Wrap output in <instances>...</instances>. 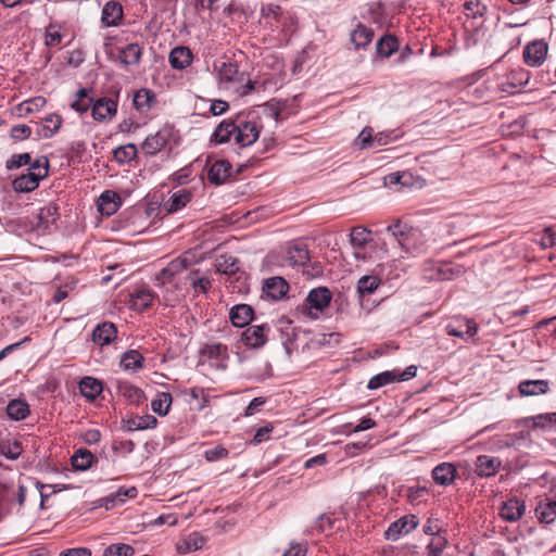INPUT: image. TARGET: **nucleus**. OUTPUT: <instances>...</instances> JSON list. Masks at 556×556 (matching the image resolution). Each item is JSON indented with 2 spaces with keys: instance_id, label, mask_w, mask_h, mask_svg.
<instances>
[{
  "instance_id": "obj_41",
  "label": "nucleus",
  "mask_w": 556,
  "mask_h": 556,
  "mask_svg": "<svg viewBox=\"0 0 556 556\" xmlns=\"http://www.w3.org/2000/svg\"><path fill=\"white\" fill-rule=\"evenodd\" d=\"M142 49L137 43H129L119 51V60L126 65L137 64L141 58Z\"/></svg>"
},
{
  "instance_id": "obj_37",
  "label": "nucleus",
  "mask_w": 556,
  "mask_h": 556,
  "mask_svg": "<svg viewBox=\"0 0 556 556\" xmlns=\"http://www.w3.org/2000/svg\"><path fill=\"white\" fill-rule=\"evenodd\" d=\"M42 127L38 130V136L51 138L61 127L62 118L58 114H49L42 118Z\"/></svg>"
},
{
  "instance_id": "obj_55",
  "label": "nucleus",
  "mask_w": 556,
  "mask_h": 556,
  "mask_svg": "<svg viewBox=\"0 0 556 556\" xmlns=\"http://www.w3.org/2000/svg\"><path fill=\"white\" fill-rule=\"evenodd\" d=\"M135 549L128 544H112L104 551L103 556H132Z\"/></svg>"
},
{
  "instance_id": "obj_61",
  "label": "nucleus",
  "mask_w": 556,
  "mask_h": 556,
  "mask_svg": "<svg viewBox=\"0 0 556 556\" xmlns=\"http://www.w3.org/2000/svg\"><path fill=\"white\" fill-rule=\"evenodd\" d=\"M62 36L55 25L50 24L46 29V45L54 47L61 43Z\"/></svg>"
},
{
  "instance_id": "obj_16",
  "label": "nucleus",
  "mask_w": 556,
  "mask_h": 556,
  "mask_svg": "<svg viewBox=\"0 0 556 556\" xmlns=\"http://www.w3.org/2000/svg\"><path fill=\"white\" fill-rule=\"evenodd\" d=\"M500 458L490 455H480L477 457L475 466L476 473L480 477L494 476L501 468Z\"/></svg>"
},
{
  "instance_id": "obj_57",
  "label": "nucleus",
  "mask_w": 556,
  "mask_h": 556,
  "mask_svg": "<svg viewBox=\"0 0 556 556\" xmlns=\"http://www.w3.org/2000/svg\"><path fill=\"white\" fill-rule=\"evenodd\" d=\"M122 392L131 403L139 404L144 399L143 391L135 386L125 384Z\"/></svg>"
},
{
  "instance_id": "obj_27",
  "label": "nucleus",
  "mask_w": 556,
  "mask_h": 556,
  "mask_svg": "<svg viewBox=\"0 0 556 556\" xmlns=\"http://www.w3.org/2000/svg\"><path fill=\"white\" fill-rule=\"evenodd\" d=\"M132 102L138 112L147 113L156 102L155 94L152 90L142 88L135 93Z\"/></svg>"
},
{
  "instance_id": "obj_21",
  "label": "nucleus",
  "mask_w": 556,
  "mask_h": 556,
  "mask_svg": "<svg viewBox=\"0 0 556 556\" xmlns=\"http://www.w3.org/2000/svg\"><path fill=\"white\" fill-rule=\"evenodd\" d=\"M193 193L188 189H179L172 193L169 199L164 203L167 213H175L184 208L190 203Z\"/></svg>"
},
{
  "instance_id": "obj_60",
  "label": "nucleus",
  "mask_w": 556,
  "mask_h": 556,
  "mask_svg": "<svg viewBox=\"0 0 556 556\" xmlns=\"http://www.w3.org/2000/svg\"><path fill=\"white\" fill-rule=\"evenodd\" d=\"M136 154H137V148L132 143H129L125 147H119L115 151V157L121 162H124L127 160L130 161L136 156Z\"/></svg>"
},
{
  "instance_id": "obj_35",
  "label": "nucleus",
  "mask_w": 556,
  "mask_h": 556,
  "mask_svg": "<svg viewBox=\"0 0 556 556\" xmlns=\"http://www.w3.org/2000/svg\"><path fill=\"white\" fill-rule=\"evenodd\" d=\"M79 390L83 396L93 400L102 392V383L93 377H84L79 382Z\"/></svg>"
},
{
  "instance_id": "obj_43",
  "label": "nucleus",
  "mask_w": 556,
  "mask_h": 556,
  "mask_svg": "<svg viewBox=\"0 0 556 556\" xmlns=\"http://www.w3.org/2000/svg\"><path fill=\"white\" fill-rule=\"evenodd\" d=\"M157 419L152 415L134 417L127 420V429L129 431L146 430L156 427Z\"/></svg>"
},
{
  "instance_id": "obj_44",
  "label": "nucleus",
  "mask_w": 556,
  "mask_h": 556,
  "mask_svg": "<svg viewBox=\"0 0 556 556\" xmlns=\"http://www.w3.org/2000/svg\"><path fill=\"white\" fill-rule=\"evenodd\" d=\"M143 356L136 350L125 352L121 358V366L125 370H137L142 367Z\"/></svg>"
},
{
  "instance_id": "obj_13",
  "label": "nucleus",
  "mask_w": 556,
  "mask_h": 556,
  "mask_svg": "<svg viewBox=\"0 0 556 556\" xmlns=\"http://www.w3.org/2000/svg\"><path fill=\"white\" fill-rule=\"evenodd\" d=\"M170 137V129L163 128L160 129L154 135H151L146 138V140L142 143V149L148 154H156L160 152L165 146L167 144Z\"/></svg>"
},
{
  "instance_id": "obj_28",
  "label": "nucleus",
  "mask_w": 556,
  "mask_h": 556,
  "mask_svg": "<svg viewBox=\"0 0 556 556\" xmlns=\"http://www.w3.org/2000/svg\"><path fill=\"white\" fill-rule=\"evenodd\" d=\"M7 415L15 421L24 420L30 415L29 405L21 399L11 400L7 405Z\"/></svg>"
},
{
  "instance_id": "obj_10",
  "label": "nucleus",
  "mask_w": 556,
  "mask_h": 556,
  "mask_svg": "<svg viewBox=\"0 0 556 556\" xmlns=\"http://www.w3.org/2000/svg\"><path fill=\"white\" fill-rule=\"evenodd\" d=\"M59 217L55 204H48L41 207L34 217L33 227L37 232L45 233L56 222Z\"/></svg>"
},
{
  "instance_id": "obj_38",
  "label": "nucleus",
  "mask_w": 556,
  "mask_h": 556,
  "mask_svg": "<svg viewBox=\"0 0 556 556\" xmlns=\"http://www.w3.org/2000/svg\"><path fill=\"white\" fill-rule=\"evenodd\" d=\"M154 300L153 293L148 289H139L131 294V307L137 311L147 309L152 305Z\"/></svg>"
},
{
  "instance_id": "obj_40",
  "label": "nucleus",
  "mask_w": 556,
  "mask_h": 556,
  "mask_svg": "<svg viewBox=\"0 0 556 556\" xmlns=\"http://www.w3.org/2000/svg\"><path fill=\"white\" fill-rule=\"evenodd\" d=\"M138 494V491L135 486L130 488H119L117 492L110 494L109 496L104 497L103 501L105 503V507L112 508L116 503H124L125 500L134 498Z\"/></svg>"
},
{
  "instance_id": "obj_9",
  "label": "nucleus",
  "mask_w": 556,
  "mask_h": 556,
  "mask_svg": "<svg viewBox=\"0 0 556 556\" xmlns=\"http://www.w3.org/2000/svg\"><path fill=\"white\" fill-rule=\"evenodd\" d=\"M330 301L331 293L327 288L313 289L306 298V304L308 306L309 314L314 318H317L318 314L329 305Z\"/></svg>"
},
{
  "instance_id": "obj_56",
  "label": "nucleus",
  "mask_w": 556,
  "mask_h": 556,
  "mask_svg": "<svg viewBox=\"0 0 556 556\" xmlns=\"http://www.w3.org/2000/svg\"><path fill=\"white\" fill-rule=\"evenodd\" d=\"M31 156L29 153H21V154H13L8 161H7V168L13 169L18 168L24 165H31Z\"/></svg>"
},
{
  "instance_id": "obj_4",
  "label": "nucleus",
  "mask_w": 556,
  "mask_h": 556,
  "mask_svg": "<svg viewBox=\"0 0 556 556\" xmlns=\"http://www.w3.org/2000/svg\"><path fill=\"white\" fill-rule=\"evenodd\" d=\"M371 241V231L369 229L357 226L351 230L350 242L354 249L353 255L356 260L366 262L372 258V256L367 252L368 244L370 250H374V248L378 249V260H383L386 256H389V250L386 242L381 243L380 245L377 243L374 245L370 244Z\"/></svg>"
},
{
  "instance_id": "obj_52",
  "label": "nucleus",
  "mask_w": 556,
  "mask_h": 556,
  "mask_svg": "<svg viewBox=\"0 0 556 556\" xmlns=\"http://www.w3.org/2000/svg\"><path fill=\"white\" fill-rule=\"evenodd\" d=\"M428 493L429 491L426 486L414 485L407 489L406 496L409 503H412L413 505H418L425 500Z\"/></svg>"
},
{
  "instance_id": "obj_8",
  "label": "nucleus",
  "mask_w": 556,
  "mask_h": 556,
  "mask_svg": "<svg viewBox=\"0 0 556 556\" xmlns=\"http://www.w3.org/2000/svg\"><path fill=\"white\" fill-rule=\"evenodd\" d=\"M548 51V45L543 40H534L523 49V61L527 65L538 67L543 64Z\"/></svg>"
},
{
  "instance_id": "obj_19",
  "label": "nucleus",
  "mask_w": 556,
  "mask_h": 556,
  "mask_svg": "<svg viewBox=\"0 0 556 556\" xmlns=\"http://www.w3.org/2000/svg\"><path fill=\"white\" fill-rule=\"evenodd\" d=\"M287 260L293 266H304L309 261V253L303 242H292L287 249Z\"/></svg>"
},
{
  "instance_id": "obj_7",
  "label": "nucleus",
  "mask_w": 556,
  "mask_h": 556,
  "mask_svg": "<svg viewBox=\"0 0 556 556\" xmlns=\"http://www.w3.org/2000/svg\"><path fill=\"white\" fill-rule=\"evenodd\" d=\"M418 519L415 515H406L392 522L384 532V536L390 541H397L402 535H406L416 529Z\"/></svg>"
},
{
  "instance_id": "obj_22",
  "label": "nucleus",
  "mask_w": 556,
  "mask_h": 556,
  "mask_svg": "<svg viewBox=\"0 0 556 556\" xmlns=\"http://www.w3.org/2000/svg\"><path fill=\"white\" fill-rule=\"evenodd\" d=\"M121 205V199L114 191H104L98 200V210L102 215H113Z\"/></svg>"
},
{
  "instance_id": "obj_5",
  "label": "nucleus",
  "mask_w": 556,
  "mask_h": 556,
  "mask_svg": "<svg viewBox=\"0 0 556 556\" xmlns=\"http://www.w3.org/2000/svg\"><path fill=\"white\" fill-rule=\"evenodd\" d=\"M49 174V161L46 156L37 159L26 174L13 180V189L16 192H30L38 188L40 180Z\"/></svg>"
},
{
  "instance_id": "obj_54",
  "label": "nucleus",
  "mask_w": 556,
  "mask_h": 556,
  "mask_svg": "<svg viewBox=\"0 0 556 556\" xmlns=\"http://www.w3.org/2000/svg\"><path fill=\"white\" fill-rule=\"evenodd\" d=\"M374 129L371 127H365L361 134L357 136L355 140V144L359 147V149H369L374 148Z\"/></svg>"
},
{
  "instance_id": "obj_24",
  "label": "nucleus",
  "mask_w": 556,
  "mask_h": 556,
  "mask_svg": "<svg viewBox=\"0 0 556 556\" xmlns=\"http://www.w3.org/2000/svg\"><path fill=\"white\" fill-rule=\"evenodd\" d=\"M231 173V165L224 160L216 161L212 164L207 177L214 185L224 184Z\"/></svg>"
},
{
  "instance_id": "obj_33",
  "label": "nucleus",
  "mask_w": 556,
  "mask_h": 556,
  "mask_svg": "<svg viewBox=\"0 0 556 556\" xmlns=\"http://www.w3.org/2000/svg\"><path fill=\"white\" fill-rule=\"evenodd\" d=\"M374 38V31L371 28L359 24L352 33H351V41L355 46V49H361L367 47Z\"/></svg>"
},
{
  "instance_id": "obj_23",
  "label": "nucleus",
  "mask_w": 556,
  "mask_h": 556,
  "mask_svg": "<svg viewBox=\"0 0 556 556\" xmlns=\"http://www.w3.org/2000/svg\"><path fill=\"white\" fill-rule=\"evenodd\" d=\"M549 384L547 380H523L519 382L518 391L522 396H534L547 393Z\"/></svg>"
},
{
  "instance_id": "obj_20",
  "label": "nucleus",
  "mask_w": 556,
  "mask_h": 556,
  "mask_svg": "<svg viewBox=\"0 0 556 556\" xmlns=\"http://www.w3.org/2000/svg\"><path fill=\"white\" fill-rule=\"evenodd\" d=\"M457 470L451 463H441L432 469V478L439 485L447 486L456 478Z\"/></svg>"
},
{
  "instance_id": "obj_32",
  "label": "nucleus",
  "mask_w": 556,
  "mask_h": 556,
  "mask_svg": "<svg viewBox=\"0 0 556 556\" xmlns=\"http://www.w3.org/2000/svg\"><path fill=\"white\" fill-rule=\"evenodd\" d=\"M527 440V434L523 431L517 433H507L503 437L494 439L493 445L497 450L518 447Z\"/></svg>"
},
{
  "instance_id": "obj_34",
  "label": "nucleus",
  "mask_w": 556,
  "mask_h": 556,
  "mask_svg": "<svg viewBox=\"0 0 556 556\" xmlns=\"http://www.w3.org/2000/svg\"><path fill=\"white\" fill-rule=\"evenodd\" d=\"M94 455L87 448H78L71 458L72 466L76 470L85 471L94 462Z\"/></svg>"
},
{
  "instance_id": "obj_14",
  "label": "nucleus",
  "mask_w": 556,
  "mask_h": 556,
  "mask_svg": "<svg viewBox=\"0 0 556 556\" xmlns=\"http://www.w3.org/2000/svg\"><path fill=\"white\" fill-rule=\"evenodd\" d=\"M201 354L204 357H207L208 359L214 361L216 367L222 368V369L226 368V362L229 358L228 349L226 345H224L222 343L206 344L202 349Z\"/></svg>"
},
{
  "instance_id": "obj_30",
  "label": "nucleus",
  "mask_w": 556,
  "mask_h": 556,
  "mask_svg": "<svg viewBox=\"0 0 556 556\" xmlns=\"http://www.w3.org/2000/svg\"><path fill=\"white\" fill-rule=\"evenodd\" d=\"M535 515L541 522H553L556 519V501L541 500L535 508Z\"/></svg>"
},
{
  "instance_id": "obj_1",
  "label": "nucleus",
  "mask_w": 556,
  "mask_h": 556,
  "mask_svg": "<svg viewBox=\"0 0 556 556\" xmlns=\"http://www.w3.org/2000/svg\"><path fill=\"white\" fill-rule=\"evenodd\" d=\"M386 232L396 242L402 254L399 258L405 256L417 257L427 253L429 249L428 239L421 229L409 226L400 220L389 225Z\"/></svg>"
},
{
  "instance_id": "obj_45",
  "label": "nucleus",
  "mask_w": 556,
  "mask_h": 556,
  "mask_svg": "<svg viewBox=\"0 0 556 556\" xmlns=\"http://www.w3.org/2000/svg\"><path fill=\"white\" fill-rule=\"evenodd\" d=\"M381 280L377 275H366L358 279L357 281V292L361 295L371 294L377 290Z\"/></svg>"
},
{
  "instance_id": "obj_63",
  "label": "nucleus",
  "mask_w": 556,
  "mask_h": 556,
  "mask_svg": "<svg viewBox=\"0 0 556 556\" xmlns=\"http://www.w3.org/2000/svg\"><path fill=\"white\" fill-rule=\"evenodd\" d=\"M10 135L14 140H25L30 137L31 129L25 124H18L11 128Z\"/></svg>"
},
{
  "instance_id": "obj_2",
  "label": "nucleus",
  "mask_w": 556,
  "mask_h": 556,
  "mask_svg": "<svg viewBox=\"0 0 556 556\" xmlns=\"http://www.w3.org/2000/svg\"><path fill=\"white\" fill-rule=\"evenodd\" d=\"M218 89L238 98L249 94L255 86L245 72L239 70L237 62H220L214 64Z\"/></svg>"
},
{
  "instance_id": "obj_59",
  "label": "nucleus",
  "mask_w": 556,
  "mask_h": 556,
  "mask_svg": "<svg viewBox=\"0 0 556 556\" xmlns=\"http://www.w3.org/2000/svg\"><path fill=\"white\" fill-rule=\"evenodd\" d=\"M229 452L223 445H216L213 448L204 452V457L207 462H216L228 456Z\"/></svg>"
},
{
  "instance_id": "obj_15",
  "label": "nucleus",
  "mask_w": 556,
  "mask_h": 556,
  "mask_svg": "<svg viewBox=\"0 0 556 556\" xmlns=\"http://www.w3.org/2000/svg\"><path fill=\"white\" fill-rule=\"evenodd\" d=\"M526 505L525 502L518 498H509L503 503L500 515L501 517L509 522H515L521 518L525 514Z\"/></svg>"
},
{
  "instance_id": "obj_29",
  "label": "nucleus",
  "mask_w": 556,
  "mask_h": 556,
  "mask_svg": "<svg viewBox=\"0 0 556 556\" xmlns=\"http://www.w3.org/2000/svg\"><path fill=\"white\" fill-rule=\"evenodd\" d=\"M458 327H455L453 324H448L446 326V332L448 336L464 338L465 336L473 337L478 331V326L473 320L470 319H459Z\"/></svg>"
},
{
  "instance_id": "obj_50",
  "label": "nucleus",
  "mask_w": 556,
  "mask_h": 556,
  "mask_svg": "<svg viewBox=\"0 0 556 556\" xmlns=\"http://www.w3.org/2000/svg\"><path fill=\"white\" fill-rule=\"evenodd\" d=\"M92 103V99L89 96V91L87 89L78 90L76 94V99L72 102L71 106L79 113L86 112Z\"/></svg>"
},
{
  "instance_id": "obj_11",
  "label": "nucleus",
  "mask_w": 556,
  "mask_h": 556,
  "mask_svg": "<svg viewBox=\"0 0 556 556\" xmlns=\"http://www.w3.org/2000/svg\"><path fill=\"white\" fill-rule=\"evenodd\" d=\"M269 331L270 327L267 324L250 326L242 334L243 341L253 349L262 348L267 341Z\"/></svg>"
},
{
  "instance_id": "obj_39",
  "label": "nucleus",
  "mask_w": 556,
  "mask_h": 556,
  "mask_svg": "<svg viewBox=\"0 0 556 556\" xmlns=\"http://www.w3.org/2000/svg\"><path fill=\"white\" fill-rule=\"evenodd\" d=\"M205 544L204 538L198 533H190L181 543L177 545V549L180 554L191 553L193 551L201 549Z\"/></svg>"
},
{
  "instance_id": "obj_3",
  "label": "nucleus",
  "mask_w": 556,
  "mask_h": 556,
  "mask_svg": "<svg viewBox=\"0 0 556 556\" xmlns=\"http://www.w3.org/2000/svg\"><path fill=\"white\" fill-rule=\"evenodd\" d=\"M258 136L260 128L255 122L225 119L216 127L213 140L216 143H225L233 138L240 147H249L258 139Z\"/></svg>"
},
{
  "instance_id": "obj_18",
  "label": "nucleus",
  "mask_w": 556,
  "mask_h": 556,
  "mask_svg": "<svg viewBox=\"0 0 556 556\" xmlns=\"http://www.w3.org/2000/svg\"><path fill=\"white\" fill-rule=\"evenodd\" d=\"M229 319L237 328L248 326L253 319V308L248 304H237L229 311Z\"/></svg>"
},
{
  "instance_id": "obj_49",
  "label": "nucleus",
  "mask_w": 556,
  "mask_h": 556,
  "mask_svg": "<svg viewBox=\"0 0 556 556\" xmlns=\"http://www.w3.org/2000/svg\"><path fill=\"white\" fill-rule=\"evenodd\" d=\"M23 452L22 444L18 441L0 442V454L8 459H16Z\"/></svg>"
},
{
  "instance_id": "obj_6",
  "label": "nucleus",
  "mask_w": 556,
  "mask_h": 556,
  "mask_svg": "<svg viewBox=\"0 0 556 556\" xmlns=\"http://www.w3.org/2000/svg\"><path fill=\"white\" fill-rule=\"evenodd\" d=\"M194 254L190 251L182 253L167 264L155 277L156 286L164 287L170 283L175 276L186 270L194 263Z\"/></svg>"
},
{
  "instance_id": "obj_62",
  "label": "nucleus",
  "mask_w": 556,
  "mask_h": 556,
  "mask_svg": "<svg viewBox=\"0 0 556 556\" xmlns=\"http://www.w3.org/2000/svg\"><path fill=\"white\" fill-rule=\"evenodd\" d=\"M412 175L409 173H391L386 177V184L407 186L410 181Z\"/></svg>"
},
{
  "instance_id": "obj_53",
  "label": "nucleus",
  "mask_w": 556,
  "mask_h": 556,
  "mask_svg": "<svg viewBox=\"0 0 556 556\" xmlns=\"http://www.w3.org/2000/svg\"><path fill=\"white\" fill-rule=\"evenodd\" d=\"M446 544L447 539L442 534L431 538L427 545L429 556H440L443 549L446 547Z\"/></svg>"
},
{
  "instance_id": "obj_25",
  "label": "nucleus",
  "mask_w": 556,
  "mask_h": 556,
  "mask_svg": "<svg viewBox=\"0 0 556 556\" xmlns=\"http://www.w3.org/2000/svg\"><path fill=\"white\" fill-rule=\"evenodd\" d=\"M193 55L187 47H176L169 53V63L176 70H184L192 62Z\"/></svg>"
},
{
  "instance_id": "obj_42",
  "label": "nucleus",
  "mask_w": 556,
  "mask_h": 556,
  "mask_svg": "<svg viewBox=\"0 0 556 556\" xmlns=\"http://www.w3.org/2000/svg\"><path fill=\"white\" fill-rule=\"evenodd\" d=\"M172 402L173 397L170 393L160 392L156 394L155 399L152 400L151 409L160 416H165L169 412Z\"/></svg>"
},
{
  "instance_id": "obj_17",
  "label": "nucleus",
  "mask_w": 556,
  "mask_h": 556,
  "mask_svg": "<svg viewBox=\"0 0 556 556\" xmlns=\"http://www.w3.org/2000/svg\"><path fill=\"white\" fill-rule=\"evenodd\" d=\"M117 329L113 323L104 321L99 324L92 331V341L100 345H108L115 340Z\"/></svg>"
},
{
  "instance_id": "obj_58",
  "label": "nucleus",
  "mask_w": 556,
  "mask_h": 556,
  "mask_svg": "<svg viewBox=\"0 0 556 556\" xmlns=\"http://www.w3.org/2000/svg\"><path fill=\"white\" fill-rule=\"evenodd\" d=\"M464 9L467 14L472 17L482 16L486 10L485 5H483L480 0H466Z\"/></svg>"
},
{
  "instance_id": "obj_64",
  "label": "nucleus",
  "mask_w": 556,
  "mask_h": 556,
  "mask_svg": "<svg viewBox=\"0 0 556 556\" xmlns=\"http://www.w3.org/2000/svg\"><path fill=\"white\" fill-rule=\"evenodd\" d=\"M59 556H91V551L87 547H74L61 552Z\"/></svg>"
},
{
  "instance_id": "obj_26",
  "label": "nucleus",
  "mask_w": 556,
  "mask_h": 556,
  "mask_svg": "<svg viewBox=\"0 0 556 556\" xmlns=\"http://www.w3.org/2000/svg\"><path fill=\"white\" fill-rule=\"evenodd\" d=\"M123 18V7L117 1H109L102 10V23L105 26H116Z\"/></svg>"
},
{
  "instance_id": "obj_12",
  "label": "nucleus",
  "mask_w": 556,
  "mask_h": 556,
  "mask_svg": "<svg viewBox=\"0 0 556 556\" xmlns=\"http://www.w3.org/2000/svg\"><path fill=\"white\" fill-rule=\"evenodd\" d=\"M117 112V102L110 98H100L91 106L92 117L98 122L111 119Z\"/></svg>"
},
{
  "instance_id": "obj_47",
  "label": "nucleus",
  "mask_w": 556,
  "mask_h": 556,
  "mask_svg": "<svg viewBox=\"0 0 556 556\" xmlns=\"http://www.w3.org/2000/svg\"><path fill=\"white\" fill-rule=\"evenodd\" d=\"M532 421V428L551 429L556 426V413H545L526 419V424Z\"/></svg>"
},
{
  "instance_id": "obj_48",
  "label": "nucleus",
  "mask_w": 556,
  "mask_h": 556,
  "mask_svg": "<svg viewBox=\"0 0 556 556\" xmlns=\"http://www.w3.org/2000/svg\"><path fill=\"white\" fill-rule=\"evenodd\" d=\"M376 48L379 55L389 58L397 50V40L393 36H384L378 40Z\"/></svg>"
},
{
  "instance_id": "obj_51",
  "label": "nucleus",
  "mask_w": 556,
  "mask_h": 556,
  "mask_svg": "<svg viewBox=\"0 0 556 556\" xmlns=\"http://www.w3.org/2000/svg\"><path fill=\"white\" fill-rule=\"evenodd\" d=\"M199 270H192L188 275V279L193 288V290L199 293H206L211 288V280L206 277H199Z\"/></svg>"
},
{
  "instance_id": "obj_46",
  "label": "nucleus",
  "mask_w": 556,
  "mask_h": 556,
  "mask_svg": "<svg viewBox=\"0 0 556 556\" xmlns=\"http://www.w3.org/2000/svg\"><path fill=\"white\" fill-rule=\"evenodd\" d=\"M399 379L396 370H388L374 376L368 382V389L376 390Z\"/></svg>"
},
{
  "instance_id": "obj_31",
  "label": "nucleus",
  "mask_w": 556,
  "mask_h": 556,
  "mask_svg": "<svg viewBox=\"0 0 556 556\" xmlns=\"http://www.w3.org/2000/svg\"><path fill=\"white\" fill-rule=\"evenodd\" d=\"M264 291L274 299H281L288 291V283L281 277H273L265 281Z\"/></svg>"
},
{
  "instance_id": "obj_36",
  "label": "nucleus",
  "mask_w": 556,
  "mask_h": 556,
  "mask_svg": "<svg viewBox=\"0 0 556 556\" xmlns=\"http://www.w3.org/2000/svg\"><path fill=\"white\" fill-rule=\"evenodd\" d=\"M217 273L232 276L239 270L238 260L231 255H219L215 261Z\"/></svg>"
}]
</instances>
